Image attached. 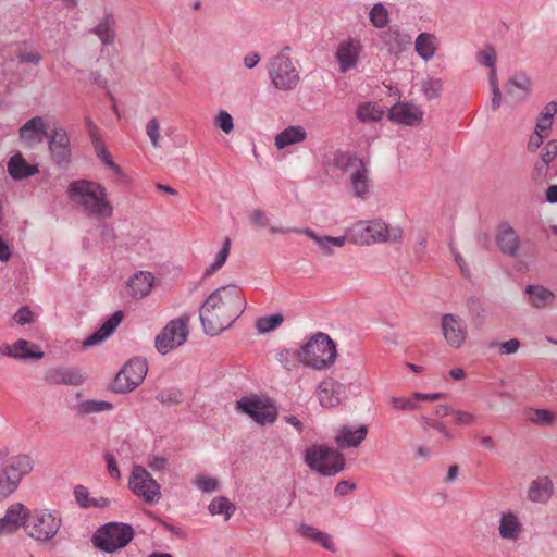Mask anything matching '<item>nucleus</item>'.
I'll list each match as a JSON object with an SVG mask.
<instances>
[{
	"instance_id": "1",
	"label": "nucleus",
	"mask_w": 557,
	"mask_h": 557,
	"mask_svg": "<svg viewBox=\"0 0 557 557\" xmlns=\"http://www.w3.org/2000/svg\"><path fill=\"white\" fill-rule=\"evenodd\" d=\"M242 298L235 285L219 287L202 304L199 315L205 333L220 334L239 317Z\"/></svg>"
},
{
	"instance_id": "2",
	"label": "nucleus",
	"mask_w": 557,
	"mask_h": 557,
	"mask_svg": "<svg viewBox=\"0 0 557 557\" xmlns=\"http://www.w3.org/2000/svg\"><path fill=\"white\" fill-rule=\"evenodd\" d=\"M70 199L78 205L82 212L91 218H110L113 207L108 200L106 188L92 181L76 180L67 187Z\"/></svg>"
},
{
	"instance_id": "3",
	"label": "nucleus",
	"mask_w": 557,
	"mask_h": 557,
	"mask_svg": "<svg viewBox=\"0 0 557 557\" xmlns=\"http://www.w3.org/2000/svg\"><path fill=\"white\" fill-rule=\"evenodd\" d=\"M349 239L357 245L369 246L375 243L403 240L400 227H389L383 220L358 221L347 231Z\"/></svg>"
},
{
	"instance_id": "4",
	"label": "nucleus",
	"mask_w": 557,
	"mask_h": 557,
	"mask_svg": "<svg viewBox=\"0 0 557 557\" xmlns=\"http://www.w3.org/2000/svg\"><path fill=\"white\" fill-rule=\"evenodd\" d=\"M300 355L305 367L326 370L336 360V346L327 334L319 332L300 347Z\"/></svg>"
},
{
	"instance_id": "5",
	"label": "nucleus",
	"mask_w": 557,
	"mask_h": 557,
	"mask_svg": "<svg viewBox=\"0 0 557 557\" xmlns=\"http://www.w3.org/2000/svg\"><path fill=\"white\" fill-rule=\"evenodd\" d=\"M290 51L292 48L285 46L268 62L269 78L277 90L292 91L300 83V72L289 55Z\"/></svg>"
},
{
	"instance_id": "6",
	"label": "nucleus",
	"mask_w": 557,
	"mask_h": 557,
	"mask_svg": "<svg viewBox=\"0 0 557 557\" xmlns=\"http://www.w3.org/2000/svg\"><path fill=\"white\" fill-rule=\"evenodd\" d=\"M305 462L323 476H334L345 469L342 453L325 445H311L305 450Z\"/></svg>"
},
{
	"instance_id": "7",
	"label": "nucleus",
	"mask_w": 557,
	"mask_h": 557,
	"mask_svg": "<svg viewBox=\"0 0 557 557\" xmlns=\"http://www.w3.org/2000/svg\"><path fill=\"white\" fill-rule=\"evenodd\" d=\"M34 461L28 455L8 458L0 467V502L16 491L22 479L32 472Z\"/></svg>"
},
{
	"instance_id": "8",
	"label": "nucleus",
	"mask_w": 557,
	"mask_h": 557,
	"mask_svg": "<svg viewBox=\"0 0 557 557\" xmlns=\"http://www.w3.org/2000/svg\"><path fill=\"white\" fill-rule=\"evenodd\" d=\"M134 536L133 528L126 523L110 522L100 528L92 536L96 547L113 553L125 547Z\"/></svg>"
},
{
	"instance_id": "9",
	"label": "nucleus",
	"mask_w": 557,
	"mask_h": 557,
	"mask_svg": "<svg viewBox=\"0 0 557 557\" xmlns=\"http://www.w3.org/2000/svg\"><path fill=\"white\" fill-rule=\"evenodd\" d=\"M188 336V317H180L166 323L156 336L154 346L158 352L166 355L182 346Z\"/></svg>"
},
{
	"instance_id": "10",
	"label": "nucleus",
	"mask_w": 557,
	"mask_h": 557,
	"mask_svg": "<svg viewBox=\"0 0 557 557\" xmlns=\"http://www.w3.org/2000/svg\"><path fill=\"white\" fill-rule=\"evenodd\" d=\"M148 371L144 358L129 359L115 376L113 389L116 393H129L134 391L146 377Z\"/></svg>"
},
{
	"instance_id": "11",
	"label": "nucleus",
	"mask_w": 557,
	"mask_h": 557,
	"mask_svg": "<svg viewBox=\"0 0 557 557\" xmlns=\"http://www.w3.org/2000/svg\"><path fill=\"white\" fill-rule=\"evenodd\" d=\"M60 519L44 510H35L29 513L25 529L28 535L37 541L51 540L60 529Z\"/></svg>"
},
{
	"instance_id": "12",
	"label": "nucleus",
	"mask_w": 557,
	"mask_h": 557,
	"mask_svg": "<svg viewBox=\"0 0 557 557\" xmlns=\"http://www.w3.org/2000/svg\"><path fill=\"white\" fill-rule=\"evenodd\" d=\"M128 484L136 496L150 505L156 504L161 497L160 485L143 466L133 468Z\"/></svg>"
},
{
	"instance_id": "13",
	"label": "nucleus",
	"mask_w": 557,
	"mask_h": 557,
	"mask_svg": "<svg viewBox=\"0 0 557 557\" xmlns=\"http://www.w3.org/2000/svg\"><path fill=\"white\" fill-rule=\"evenodd\" d=\"M46 138L53 163L60 168H66L71 162L72 152L70 137L64 127L58 122L53 123Z\"/></svg>"
},
{
	"instance_id": "14",
	"label": "nucleus",
	"mask_w": 557,
	"mask_h": 557,
	"mask_svg": "<svg viewBox=\"0 0 557 557\" xmlns=\"http://www.w3.org/2000/svg\"><path fill=\"white\" fill-rule=\"evenodd\" d=\"M236 409L248 414L259 424H270L276 420L277 412L268 399L258 396L242 397L236 403Z\"/></svg>"
},
{
	"instance_id": "15",
	"label": "nucleus",
	"mask_w": 557,
	"mask_h": 557,
	"mask_svg": "<svg viewBox=\"0 0 557 557\" xmlns=\"http://www.w3.org/2000/svg\"><path fill=\"white\" fill-rule=\"evenodd\" d=\"M270 231L273 234H288V233H297V234H304L308 238L314 242V244L318 246L320 251L325 256L333 255L332 247H343L347 242V236H338V237H332V236H322L317 234L311 228H285V227H277V226H270Z\"/></svg>"
},
{
	"instance_id": "16",
	"label": "nucleus",
	"mask_w": 557,
	"mask_h": 557,
	"mask_svg": "<svg viewBox=\"0 0 557 557\" xmlns=\"http://www.w3.org/2000/svg\"><path fill=\"white\" fill-rule=\"evenodd\" d=\"M315 394L323 408H335L346 398V386L329 377L318 385Z\"/></svg>"
},
{
	"instance_id": "17",
	"label": "nucleus",
	"mask_w": 557,
	"mask_h": 557,
	"mask_svg": "<svg viewBox=\"0 0 557 557\" xmlns=\"http://www.w3.org/2000/svg\"><path fill=\"white\" fill-rule=\"evenodd\" d=\"M441 327L449 346L459 348L465 343L467 326L460 317L451 313L444 314L441 320Z\"/></svg>"
},
{
	"instance_id": "18",
	"label": "nucleus",
	"mask_w": 557,
	"mask_h": 557,
	"mask_svg": "<svg viewBox=\"0 0 557 557\" xmlns=\"http://www.w3.org/2000/svg\"><path fill=\"white\" fill-rule=\"evenodd\" d=\"M86 380V376L79 369L73 367L51 368L45 372L44 381L47 385H69L79 386Z\"/></svg>"
},
{
	"instance_id": "19",
	"label": "nucleus",
	"mask_w": 557,
	"mask_h": 557,
	"mask_svg": "<svg viewBox=\"0 0 557 557\" xmlns=\"http://www.w3.org/2000/svg\"><path fill=\"white\" fill-rule=\"evenodd\" d=\"M361 49L360 40L355 38H348L338 44L335 58L341 73H346L357 66Z\"/></svg>"
},
{
	"instance_id": "20",
	"label": "nucleus",
	"mask_w": 557,
	"mask_h": 557,
	"mask_svg": "<svg viewBox=\"0 0 557 557\" xmlns=\"http://www.w3.org/2000/svg\"><path fill=\"white\" fill-rule=\"evenodd\" d=\"M388 117L396 123L414 126L422 121L423 111L416 104L399 102L391 108Z\"/></svg>"
},
{
	"instance_id": "21",
	"label": "nucleus",
	"mask_w": 557,
	"mask_h": 557,
	"mask_svg": "<svg viewBox=\"0 0 557 557\" xmlns=\"http://www.w3.org/2000/svg\"><path fill=\"white\" fill-rule=\"evenodd\" d=\"M51 127L45 122L42 116H34L28 120L20 128V137L28 146L42 143L44 138L47 137Z\"/></svg>"
},
{
	"instance_id": "22",
	"label": "nucleus",
	"mask_w": 557,
	"mask_h": 557,
	"mask_svg": "<svg viewBox=\"0 0 557 557\" xmlns=\"http://www.w3.org/2000/svg\"><path fill=\"white\" fill-rule=\"evenodd\" d=\"M348 188L350 194L360 200H366L370 197L372 180L367 164L348 178Z\"/></svg>"
},
{
	"instance_id": "23",
	"label": "nucleus",
	"mask_w": 557,
	"mask_h": 557,
	"mask_svg": "<svg viewBox=\"0 0 557 557\" xmlns=\"http://www.w3.org/2000/svg\"><path fill=\"white\" fill-rule=\"evenodd\" d=\"M154 284V275L149 271H138L127 281L128 294L133 298L141 299L148 296Z\"/></svg>"
},
{
	"instance_id": "24",
	"label": "nucleus",
	"mask_w": 557,
	"mask_h": 557,
	"mask_svg": "<svg viewBox=\"0 0 557 557\" xmlns=\"http://www.w3.org/2000/svg\"><path fill=\"white\" fill-rule=\"evenodd\" d=\"M123 317V311H115L106 322H103L99 330L84 339L83 347L88 348L101 344L115 331L122 322Z\"/></svg>"
},
{
	"instance_id": "25",
	"label": "nucleus",
	"mask_w": 557,
	"mask_h": 557,
	"mask_svg": "<svg viewBox=\"0 0 557 557\" xmlns=\"http://www.w3.org/2000/svg\"><path fill=\"white\" fill-rule=\"evenodd\" d=\"M498 531L503 540L516 542L523 532V525L518 516L508 510L500 515Z\"/></svg>"
},
{
	"instance_id": "26",
	"label": "nucleus",
	"mask_w": 557,
	"mask_h": 557,
	"mask_svg": "<svg viewBox=\"0 0 557 557\" xmlns=\"http://www.w3.org/2000/svg\"><path fill=\"white\" fill-rule=\"evenodd\" d=\"M496 242L503 253L510 257H515L518 253L519 237L508 223H502L499 225Z\"/></svg>"
},
{
	"instance_id": "27",
	"label": "nucleus",
	"mask_w": 557,
	"mask_h": 557,
	"mask_svg": "<svg viewBox=\"0 0 557 557\" xmlns=\"http://www.w3.org/2000/svg\"><path fill=\"white\" fill-rule=\"evenodd\" d=\"M332 163L334 168L339 170L344 175L347 176V178H349L366 164L361 158L345 151H336L334 153Z\"/></svg>"
},
{
	"instance_id": "28",
	"label": "nucleus",
	"mask_w": 557,
	"mask_h": 557,
	"mask_svg": "<svg viewBox=\"0 0 557 557\" xmlns=\"http://www.w3.org/2000/svg\"><path fill=\"white\" fill-rule=\"evenodd\" d=\"M115 24L116 21L113 14L107 13L98 24L90 29V33L96 35L103 46H110L115 41Z\"/></svg>"
},
{
	"instance_id": "29",
	"label": "nucleus",
	"mask_w": 557,
	"mask_h": 557,
	"mask_svg": "<svg viewBox=\"0 0 557 557\" xmlns=\"http://www.w3.org/2000/svg\"><path fill=\"white\" fill-rule=\"evenodd\" d=\"M530 79L523 73L515 74L509 78V81L505 84V92L506 95L513 101L523 100L529 91Z\"/></svg>"
},
{
	"instance_id": "30",
	"label": "nucleus",
	"mask_w": 557,
	"mask_h": 557,
	"mask_svg": "<svg viewBox=\"0 0 557 557\" xmlns=\"http://www.w3.org/2000/svg\"><path fill=\"white\" fill-rule=\"evenodd\" d=\"M553 481L548 476L534 480L528 491V497L534 503H546L553 495Z\"/></svg>"
},
{
	"instance_id": "31",
	"label": "nucleus",
	"mask_w": 557,
	"mask_h": 557,
	"mask_svg": "<svg viewBox=\"0 0 557 557\" xmlns=\"http://www.w3.org/2000/svg\"><path fill=\"white\" fill-rule=\"evenodd\" d=\"M297 532L301 536L320 544L323 548L330 552H335L333 539L329 533L320 531L319 529L306 523H299L297 525Z\"/></svg>"
},
{
	"instance_id": "32",
	"label": "nucleus",
	"mask_w": 557,
	"mask_h": 557,
	"mask_svg": "<svg viewBox=\"0 0 557 557\" xmlns=\"http://www.w3.org/2000/svg\"><path fill=\"white\" fill-rule=\"evenodd\" d=\"M8 171L12 178L23 180L38 173L39 169L36 164H28L21 153H16L10 158Z\"/></svg>"
},
{
	"instance_id": "33",
	"label": "nucleus",
	"mask_w": 557,
	"mask_h": 557,
	"mask_svg": "<svg viewBox=\"0 0 557 557\" xmlns=\"http://www.w3.org/2000/svg\"><path fill=\"white\" fill-rule=\"evenodd\" d=\"M306 137L307 133L302 126H288L276 135L275 146L277 149H284L290 145L304 141Z\"/></svg>"
},
{
	"instance_id": "34",
	"label": "nucleus",
	"mask_w": 557,
	"mask_h": 557,
	"mask_svg": "<svg viewBox=\"0 0 557 557\" xmlns=\"http://www.w3.org/2000/svg\"><path fill=\"white\" fill-rule=\"evenodd\" d=\"M367 433L368 429L364 425H360L357 430L344 428L339 434L336 435L335 442L341 448L357 447L366 438Z\"/></svg>"
},
{
	"instance_id": "35",
	"label": "nucleus",
	"mask_w": 557,
	"mask_h": 557,
	"mask_svg": "<svg viewBox=\"0 0 557 557\" xmlns=\"http://www.w3.org/2000/svg\"><path fill=\"white\" fill-rule=\"evenodd\" d=\"M29 516L28 509L21 503L11 505L3 517L8 527L12 532L16 531L21 525L25 528Z\"/></svg>"
},
{
	"instance_id": "36",
	"label": "nucleus",
	"mask_w": 557,
	"mask_h": 557,
	"mask_svg": "<svg viewBox=\"0 0 557 557\" xmlns=\"http://www.w3.org/2000/svg\"><path fill=\"white\" fill-rule=\"evenodd\" d=\"M525 293L529 295L530 305L539 309L547 307L555 299L554 294L549 289L540 285H528Z\"/></svg>"
},
{
	"instance_id": "37",
	"label": "nucleus",
	"mask_w": 557,
	"mask_h": 557,
	"mask_svg": "<svg viewBox=\"0 0 557 557\" xmlns=\"http://www.w3.org/2000/svg\"><path fill=\"white\" fill-rule=\"evenodd\" d=\"M436 37L430 33H421L416 38L414 47L417 53L425 61L432 59L436 50Z\"/></svg>"
},
{
	"instance_id": "38",
	"label": "nucleus",
	"mask_w": 557,
	"mask_h": 557,
	"mask_svg": "<svg viewBox=\"0 0 557 557\" xmlns=\"http://www.w3.org/2000/svg\"><path fill=\"white\" fill-rule=\"evenodd\" d=\"M13 349L15 359H35L39 360L44 358V352L35 344L29 343L26 339H17L13 343Z\"/></svg>"
},
{
	"instance_id": "39",
	"label": "nucleus",
	"mask_w": 557,
	"mask_h": 557,
	"mask_svg": "<svg viewBox=\"0 0 557 557\" xmlns=\"http://www.w3.org/2000/svg\"><path fill=\"white\" fill-rule=\"evenodd\" d=\"M557 175V165L546 163V161L537 160L531 172V180L536 184H543L548 178Z\"/></svg>"
},
{
	"instance_id": "40",
	"label": "nucleus",
	"mask_w": 557,
	"mask_h": 557,
	"mask_svg": "<svg viewBox=\"0 0 557 557\" xmlns=\"http://www.w3.org/2000/svg\"><path fill=\"white\" fill-rule=\"evenodd\" d=\"M112 409V404L104 400H84L75 406V412L78 416L85 417L92 413L108 411Z\"/></svg>"
},
{
	"instance_id": "41",
	"label": "nucleus",
	"mask_w": 557,
	"mask_h": 557,
	"mask_svg": "<svg viewBox=\"0 0 557 557\" xmlns=\"http://www.w3.org/2000/svg\"><path fill=\"white\" fill-rule=\"evenodd\" d=\"M275 359L282 364L284 369L289 371L294 370L299 363H301L300 349H280L276 351Z\"/></svg>"
},
{
	"instance_id": "42",
	"label": "nucleus",
	"mask_w": 557,
	"mask_h": 557,
	"mask_svg": "<svg viewBox=\"0 0 557 557\" xmlns=\"http://www.w3.org/2000/svg\"><path fill=\"white\" fill-rule=\"evenodd\" d=\"M212 516L224 515L225 521H227L235 511V505L232 504L228 498L224 496L214 497L208 507Z\"/></svg>"
},
{
	"instance_id": "43",
	"label": "nucleus",
	"mask_w": 557,
	"mask_h": 557,
	"mask_svg": "<svg viewBox=\"0 0 557 557\" xmlns=\"http://www.w3.org/2000/svg\"><path fill=\"white\" fill-rule=\"evenodd\" d=\"M284 321V317L281 313L271 315H264L256 321V329L260 334L270 333L276 330Z\"/></svg>"
},
{
	"instance_id": "44",
	"label": "nucleus",
	"mask_w": 557,
	"mask_h": 557,
	"mask_svg": "<svg viewBox=\"0 0 557 557\" xmlns=\"http://www.w3.org/2000/svg\"><path fill=\"white\" fill-rule=\"evenodd\" d=\"M528 421L536 425H552L555 421L554 413L547 409L530 408Z\"/></svg>"
},
{
	"instance_id": "45",
	"label": "nucleus",
	"mask_w": 557,
	"mask_h": 557,
	"mask_svg": "<svg viewBox=\"0 0 557 557\" xmlns=\"http://www.w3.org/2000/svg\"><path fill=\"white\" fill-rule=\"evenodd\" d=\"M356 114L361 122H376L381 120L383 111L371 103H363L358 107Z\"/></svg>"
},
{
	"instance_id": "46",
	"label": "nucleus",
	"mask_w": 557,
	"mask_h": 557,
	"mask_svg": "<svg viewBox=\"0 0 557 557\" xmlns=\"http://www.w3.org/2000/svg\"><path fill=\"white\" fill-rule=\"evenodd\" d=\"M230 249H231V239L225 238L223 247L218 252L214 262L206 269V271H205L206 276L212 275L214 272H216L224 265V263L226 262L227 257L230 255Z\"/></svg>"
},
{
	"instance_id": "47",
	"label": "nucleus",
	"mask_w": 557,
	"mask_h": 557,
	"mask_svg": "<svg viewBox=\"0 0 557 557\" xmlns=\"http://www.w3.org/2000/svg\"><path fill=\"white\" fill-rule=\"evenodd\" d=\"M421 90L428 100L436 99L443 90V81L430 77L422 83Z\"/></svg>"
},
{
	"instance_id": "48",
	"label": "nucleus",
	"mask_w": 557,
	"mask_h": 557,
	"mask_svg": "<svg viewBox=\"0 0 557 557\" xmlns=\"http://www.w3.org/2000/svg\"><path fill=\"white\" fill-rule=\"evenodd\" d=\"M372 25L383 28L388 24V12L382 3H375L369 13Z\"/></svg>"
},
{
	"instance_id": "49",
	"label": "nucleus",
	"mask_w": 557,
	"mask_h": 557,
	"mask_svg": "<svg viewBox=\"0 0 557 557\" xmlns=\"http://www.w3.org/2000/svg\"><path fill=\"white\" fill-rule=\"evenodd\" d=\"M468 309L470 311L471 317L474 319V325L480 327L486 318V311L483 308L480 300L475 298H470L467 302Z\"/></svg>"
},
{
	"instance_id": "50",
	"label": "nucleus",
	"mask_w": 557,
	"mask_h": 557,
	"mask_svg": "<svg viewBox=\"0 0 557 557\" xmlns=\"http://www.w3.org/2000/svg\"><path fill=\"white\" fill-rule=\"evenodd\" d=\"M146 134L153 148H160V124L157 117L150 119L146 124Z\"/></svg>"
},
{
	"instance_id": "51",
	"label": "nucleus",
	"mask_w": 557,
	"mask_h": 557,
	"mask_svg": "<svg viewBox=\"0 0 557 557\" xmlns=\"http://www.w3.org/2000/svg\"><path fill=\"white\" fill-rule=\"evenodd\" d=\"M417 399L414 398V394L410 398L406 397H391L389 404L395 410H404V411H412L418 408Z\"/></svg>"
},
{
	"instance_id": "52",
	"label": "nucleus",
	"mask_w": 557,
	"mask_h": 557,
	"mask_svg": "<svg viewBox=\"0 0 557 557\" xmlns=\"http://www.w3.org/2000/svg\"><path fill=\"white\" fill-rule=\"evenodd\" d=\"M96 149H97V154L98 157L102 160V162L108 166L110 168L113 173L121 177L124 175L122 169L120 165H117L111 158V156L109 154V152L101 146V145H97L96 146Z\"/></svg>"
},
{
	"instance_id": "53",
	"label": "nucleus",
	"mask_w": 557,
	"mask_h": 557,
	"mask_svg": "<svg viewBox=\"0 0 557 557\" xmlns=\"http://www.w3.org/2000/svg\"><path fill=\"white\" fill-rule=\"evenodd\" d=\"M214 125L226 134H230L234 129L233 117L228 112L224 110L220 111L215 116Z\"/></svg>"
},
{
	"instance_id": "54",
	"label": "nucleus",
	"mask_w": 557,
	"mask_h": 557,
	"mask_svg": "<svg viewBox=\"0 0 557 557\" xmlns=\"http://www.w3.org/2000/svg\"><path fill=\"white\" fill-rule=\"evenodd\" d=\"M496 60H497L496 51L491 46H487L486 48H484L483 50H481L478 53V61L480 64H482L484 66H487L491 69L495 67Z\"/></svg>"
},
{
	"instance_id": "55",
	"label": "nucleus",
	"mask_w": 557,
	"mask_h": 557,
	"mask_svg": "<svg viewBox=\"0 0 557 557\" xmlns=\"http://www.w3.org/2000/svg\"><path fill=\"white\" fill-rule=\"evenodd\" d=\"M451 416L454 418V423L457 425H472L475 423V416L466 410H453Z\"/></svg>"
},
{
	"instance_id": "56",
	"label": "nucleus",
	"mask_w": 557,
	"mask_h": 557,
	"mask_svg": "<svg viewBox=\"0 0 557 557\" xmlns=\"http://www.w3.org/2000/svg\"><path fill=\"white\" fill-rule=\"evenodd\" d=\"M557 158V140H549L542 149L540 160L546 161L548 164H553Z\"/></svg>"
},
{
	"instance_id": "57",
	"label": "nucleus",
	"mask_w": 557,
	"mask_h": 557,
	"mask_svg": "<svg viewBox=\"0 0 557 557\" xmlns=\"http://www.w3.org/2000/svg\"><path fill=\"white\" fill-rule=\"evenodd\" d=\"M196 486L205 492V493H212L214 492L218 486H219V482L213 479V478H210V476H199L197 480H196Z\"/></svg>"
},
{
	"instance_id": "58",
	"label": "nucleus",
	"mask_w": 557,
	"mask_h": 557,
	"mask_svg": "<svg viewBox=\"0 0 557 557\" xmlns=\"http://www.w3.org/2000/svg\"><path fill=\"white\" fill-rule=\"evenodd\" d=\"M422 419L428 426L440 432L445 438L449 441L453 440V434L443 422L435 421L426 417H423Z\"/></svg>"
},
{
	"instance_id": "59",
	"label": "nucleus",
	"mask_w": 557,
	"mask_h": 557,
	"mask_svg": "<svg viewBox=\"0 0 557 557\" xmlns=\"http://www.w3.org/2000/svg\"><path fill=\"white\" fill-rule=\"evenodd\" d=\"M33 315L34 314L28 307H22L15 312L13 319L17 324L25 325L33 322Z\"/></svg>"
},
{
	"instance_id": "60",
	"label": "nucleus",
	"mask_w": 557,
	"mask_h": 557,
	"mask_svg": "<svg viewBox=\"0 0 557 557\" xmlns=\"http://www.w3.org/2000/svg\"><path fill=\"white\" fill-rule=\"evenodd\" d=\"M356 487L357 486L354 482L343 480L336 484V486L334 488V494L338 497H343V496H346L349 493L354 492L356 490Z\"/></svg>"
},
{
	"instance_id": "61",
	"label": "nucleus",
	"mask_w": 557,
	"mask_h": 557,
	"mask_svg": "<svg viewBox=\"0 0 557 557\" xmlns=\"http://www.w3.org/2000/svg\"><path fill=\"white\" fill-rule=\"evenodd\" d=\"M75 498L77 500V503L82 506V507H91V499H89V493H88V490L83 486V485H78L75 487Z\"/></svg>"
},
{
	"instance_id": "62",
	"label": "nucleus",
	"mask_w": 557,
	"mask_h": 557,
	"mask_svg": "<svg viewBox=\"0 0 557 557\" xmlns=\"http://www.w3.org/2000/svg\"><path fill=\"white\" fill-rule=\"evenodd\" d=\"M249 219L251 223L258 227L269 226V220L265 216V213L260 209L253 210Z\"/></svg>"
},
{
	"instance_id": "63",
	"label": "nucleus",
	"mask_w": 557,
	"mask_h": 557,
	"mask_svg": "<svg viewBox=\"0 0 557 557\" xmlns=\"http://www.w3.org/2000/svg\"><path fill=\"white\" fill-rule=\"evenodd\" d=\"M104 460L107 462L108 472H109L110 476L113 478V479H120L121 473H120V470L117 468V465H116L114 456L112 454H110V453H106L104 454Z\"/></svg>"
},
{
	"instance_id": "64",
	"label": "nucleus",
	"mask_w": 557,
	"mask_h": 557,
	"mask_svg": "<svg viewBox=\"0 0 557 557\" xmlns=\"http://www.w3.org/2000/svg\"><path fill=\"white\" fill-rule=\"evenodd\" d=\"M20 62L37 64L40 61V54L34 50H23L17 55Z\"/></svg>"
}]
</instances>
